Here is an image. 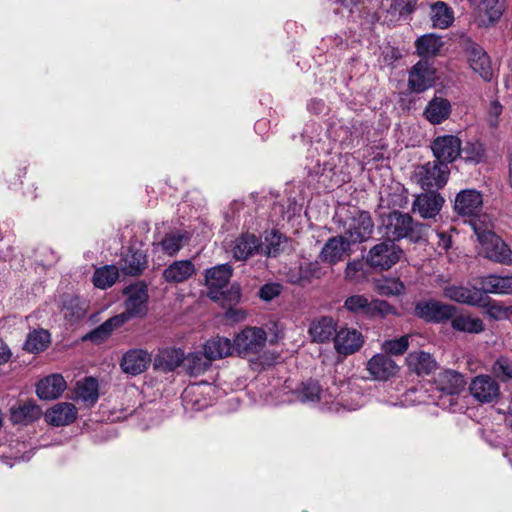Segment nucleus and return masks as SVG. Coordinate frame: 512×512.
Listing matches in <instances>:
<instances>
[{"label":"nucleus","mask_w":512,"mask_h":512,"mask_svg":"<svg viewBox=\"0 0 512 512\" xmlns=\"http://www.w3.org/2000/svg\"><path fill=\"white\" fill-rule=\"evenodd\" d=\"M128 296L125 301V311L113 316L102 323L99 327L87 335V339L95 343H100L107 339L117 328L135 317L145 315L147 311L148 290L143 283L130 285L124 291Z\"/></svg>","instance_id":"nucleus-1"},{"label":"nucleus","mask_w":512,"mask_h":512,"mask_svg":"<svg viewBox=\"0 0 512 512\" xmlns=\"http://www.w3.org/2000/svg\"><path fill=\"white\" fill-rule=\"evenodd\" d=\"M381 228L387 240L409 239L418 242L424 235L425 225L415 221L409 213L393 210L380 216Z\"/></svg>","instance_id":"nucleus-2"},{"label":"nucleus","mask_w":512,"mask_h":512,"mask_svg":"<svg viewBox=\"0 0 512 512\" xmlns=\"http://www.w3.org/2000/svg\"><path fill=\"white\" fill-rule=\"evenodd\" d=\"M479 242V254L504 265L512 264V250L493 231L482 228L476 219L470 221Z\"/></svg>","instance_id":"nucleus-3"},{"label":"nucleus","mask_w":512,"mask_h":512,"mask_svg":"<svg viewBox=\"0 0 512 512\" xmlns=\"http://www.w3.org/2000/svg\"><path fill=\"white\" fill-rule=\"evenodd\" d=\"M343 307L350 313L362 315L369 318L385 317L392 314L393 307L386 301L380 299L369 300L365 295H351L345 302Z\"/></svg>","instance_id":"nucleus-4"},{"label":"nucleus","mask_w":512,"mask_h":512,"mask_svg":"<svg viewBox=\"0 0 512 512\" xmlns=\"http://www.w3.org/2000/svg\"><path fill=\"white\" fill-rule=\"evenodd\" d=\"M344 236L351 244L369 240L374 231V222L369 212L354 210L344 221Z\"/></svg>","instance_id":"nucleus-5"},{"label":"nucleus","mask_w":512,"mask_h":512,"mask_svg":"<svg viewBox=\"0 0 512 512\" xmlns=\"http://www.w3.org/2000/svg\"><path fill=\"white\" fill-rule=\"evenodd\" d=\"M456 311L457 308L454 305L435 299H422L414 304V315L427 323H444L450 320Z\"/></svg>","instance_id":"nucleus-6"},{"label":"nucleus","mask_w":512,"mask_h":512,"mask_svg":"<svg viewBox=\"0 0 512 512\" xmlns=\"http://www.w3.org/2000/svg\"><path fill=\"white\" fill-rule=\"evenodd\" d=\"M403 251L391 240H385L374 245L366 257L367 264L375 270H388L394 266L402 255Z\"/></svg>","instance_id":"nucleus-7"},{"label":"nucleus","mask_w":512,"mask_h":512,"mask_svg":"<svg viewBox=\"0 0 512 512\" xmlns=\"http://www.w3.org/2000/svg\"><path fill=\"white\" fill-rule=\"evenodd\" d=\"M449 173L446 164L434 160L417 167L414 178L423 189H439L447 183Z\"/></svg>","instance_id":"nucleus-8"},{"label":"nucleus","mask_w":512,"mask_h":512,"mask_svg":"<svg viewBox=\"0 0 512 512\" xmlns=\"http://www.w3.org/2000/svg\"><path fill=\"white\" fill-rule=\"evenodd\" d=\"M267 334L259 327H246L234 338L235 352L245 357L251 354H258L265 347Z\"/></svg>","instance_id":"nucleus-9"},{"label":"nucleus","mask_w":512,"mask_h":512,"mask_svg":"<svg viewBox=\"0 0 512 512\" xmlns=\"http://www.w3.org/2000/svg\"><path fill=\"white\" fill-rule=\"evenodd\" d=\"M296 399L302 403H318L321 409L335 410L338 406L334 405L333 393L323 390L319 383L315 380L303 382L298 389L295 390Z\"/></svg>","instance_id":"nucleus-10"},{"label":"nucleus","mask_w":512,"mask_h":512,"mask_svg":"<svg viewBox=\"0 0 512 512\" xmlns=\"http://www.w3.org/2000/svg\"><path fill=\"white\" fill-rule=\"evenodd\" d=\"M233 273L230 264H220L205 271V285L208 287V296L215 301L226 298L223 289L227 286Z\"/></svg>","instance_id":"nucleus-11"},{"label":"nucleus","mask_w":512,"mask_h":512,"mask_svg":"<svg viewBox=\"0 0 512 512\" xmlns=\"http://www.w3.org/2000/svg\"><path fill=\"white\" fill-rule=\"evenodd\" d=\"M469 391L475 401L481 404H491L500 397V385L490 375L475 376L469 385Z\"/></svg>","instance_id":"nucleus-12"},{"label":"nucleus","mask_w":512,"mask_h":512,"mask_svg":"<svg viewBox=\"0 0 512 512\" xmlns=\"http://www.w3.org/2000/svg\"><path fill=\"white\" fill-rule=\"evenodd\" d=\"M435 388L445 396L459 395L466 385L464 375L452 369L439 371L433 379Z\"/></svg>","instance_id":"nucleus-13"},{"label":"nucleus","mask_w":512,"mask_h":512,"mask_svg":"<svg viewBox=\"0 0 512 512\" xmlns=\"http://www.w3.org/2000/svg\"><path fill=\"white\" fill-rule=\"evenodd\" d=\"M432 151L436 160L448 166L461 154V140L454 135L437 137L432 143Z\"/></svg>","instance_id":"nucleus-14"},{"label":"nucleus","mask_w":512,"mask_h":512,"mask_svg":"<svg viewBox=\"0 0 512 512\" xmlns=\"http://www.w3.org/2000/svg\"><path fill=\"white\" fill-rule=\"evenodd\" d=\"M444 198L435 191L417 195L412 203V211L423 219L435 218L444 205Z\"/></svg>","instance_id":"nucleus-15"},{"label":"nucleus","mask_w":512,"mask_h":512,"mask_svg":"<svg viewBox=\"0 0 512 512\" xmlns=\"http://www.w3.org/2000/svg\"><path fill=\"white\" fill-rule=\"evenodd\" d=\"M443 295L452 301L470 306H482L486 300V295H484L482 288H468L462 285H448L444 287Z\"/></svg>","instance_id":"nucleus-16"},{"label":"nucleus","mask_w":512,"mask_h":512,"mask_svg":"<svg viewBox=\"0 0 512 512\" xmlns=\"http://www.w3.org/2000/svg\"><path fill=\"white\" fill-rule=\"evenodd\" d=\"M471 69L484 81L489 82L493 78V69L490 58L484 49L476 43H470L465 50Z\"/></svg>","instance_id":"nucleus-17"},{"label":"nucleus","mask_w":512,"mask_h":512,"mask_svg":"<svg viewBox=\"0 0 512 512\" xmlns=\"http://www.w3.org/2000/svg\"><path fill=\"white\" fill-rule=\"evenodd\" d=\"M435 70L428 61H419L409 72L408 85L411 91L421 93L433 86Z\"/></svg>","instance_id":"nucleus-18"},{"label":"nucleus","mask_w":512,"mask_h":512,"mask_svg":"<svg viewBox=\"0 0 512 512\" xmlns=\"http://www.w3.org/2000/svg\"><path fill=\"white\" fill-rule=\"evenodd\" d=\"M151 361L152 356L147 350L135 348L123 354L120 367L124 373L136 376L146 371Z\"/></svg>","instance_id":"nucleus-19"},{"label":"nucleus","mask_w":512,"mask_h":512,"mask_svg":"<svg viewBox=\"0 0 512 512\" xmlns=\"http://www.w3.org/2000/svg\"><path fill=\"white\" fill-rule=\"evenodd\" d=\"M351 245L344 235L332 237L323 246L319 257L322 262L334 265L344 260L350 252Z\"/></svg>","instance_id":"nucleus-20"},{"label":"nucleus","mask_w":512,"mask_h":512,"mask_svg":"<svg viewBox=\"0 0 512 512\" xmlns=\"http://www.w3.org/2000/svg\"><path fill=\"white\" fill-rule=\"evenodd\" d=\"M482 204V195L474 189H467L457 194L454 207L459 215L474 217L480 212Z\"/></svg>","instance_id":"nucleus-21"},{"label":"nucleus","mask_w":512,"mask_h":512,"mask_svg":"<svg viewBox=\"0 0 512 512\" xmlns=\"http://www.w3.org/2000/svg\"><path fill=\"white\" fill-rule=\"evenodd\" d=\"M363 343V335L356 329L342 328L334 337L335 349L343 355L355 353L362 347Z\"/></svg>","instance_id":"nucleus-22"},{"label":"nucleus","mask_w":512,"mask_h":512,"mask_svg":"<svg viewBox=\"0 0 512 512\" xmlns=\"http://www.w3.org/2000/svg\"><path fill=\"white\" fill-rule=\"evenodd\" d=\"M367 370L375 380L385 381L397 374L398 366L386 354L377 353L367 362Z\"/></svg>","instance_id":"nucleus-23"},{"label":"nucleus","mask_w":512,"mask_h":512,"mask_svg":"<svg viewBox=\"0 0 512 512\" xmlns=\"http://www.w3.org/2000/svg\"><path fill=\"white\" fill-rule=\"evenodd\" d=\"M77 409L74 404L60 402L48 409L45 413V420L48 424L60 427L70 425L77 418Z\"/></svg>","instance_id":"nucleus-24"},{"label":"nucleus","mask_w":512,"mask_h":512,"mask_svg":"<svg viewBox=\"0 0 512 512\" xmlns=\"http://www.w3.org/2000/svg\"><path fill=\"white\" fill-rule=\"evenodd\" d=\"M87 309V302L76 295L65 294L61 297V313L70 324L84 319Z\"/></svg>","instance_id":"nucleus-25"},{"label":"nucleus","mask_w":512,"mask_h":512,"mask_svg":"<svg viewBox=\"0 0 512 512\" xmlns=\"http://www.w3.org/2000/svg\"><path fill=\"white\" fill-rule=\"evenodd\" d=\"M195 273L196 267L191 260H177L163 270L162 277L169 284H179L190 279Z\"/></svg>","instance_id":"nucleus-26"},{"label":"nucleus","mask_w":512,"mask_h":512,"mask_svg":"<svg viewBox=\"0 0 512 512\" xmlns=\"http://www.w3.org/2000/svg\"><path fill=\"white\" fill-rule=\"evenodd\" d=\"M261 248H263V245L256 235L243 233L235 239L232 253L236 260L243 261L260 253Z\"/></svg>","instance_id":"nucleus-27"},{"label":"nucleus","mask_w":512,"mask_h":512,"mask_svg":"<svg viewBox=\"0 0 512 512\" xmlns=\"http://www.w3.org/2000/svg\"><path fill=\"white\" fill-rule=\"evenodd\" d=\"M452 111L451 103L444 97L434 96L424 109L425 118L434 125L446 121Z\"/></svg>","instance_id":"nucleus-28"},{"label":"nucleus","mask_w":512,"mask_h":512,"mask_svg":"<svg viewBox=\"0 0 512 512\" xmlns=\"http://www.w3.org/2000/svg\"><path fill=\"white\" fill-rule=\"evenodd\" d=\"M147 255L134 248H129L121 258V270L124 274L138 276L147 268Z\"/></svg>","instance_id":"nucleus-29"},{"label":"nucleus","mask_w":512,"mask_h":512,"mask_svg":"<svg viewBox=\"0 0 512 512\" xmlns=\"http://www.w3.org/2000/svg\"><path fill=\"white\" fill-rule=\"evenodd\" d=\"M184 360V353L181 349L164 348L159 350L153 360L155 370L172 372L177 369Z\"/></svg>","instance_id":"nucleus-30"},{"label":"nucleus","mask_w":512,"mask_h":512,"mask_svg":"<svg viewBox=\"0 0 512 512\" xmlns=\"http://www.w3.org/2000/svg\"><path fill=\"white\" fill-rule=\"evenodd\" d=\"M66 389V381L60 374H52L41 379L36 387L39 398L52 400L58 398Z\"/></svg>","instance_id":"nucleus-31"},{"label":"nucleus","mask_w":512,"mask_h":512,"mask_svg":"<svg viewBox=\"0 0 512 512\" xmlns=\"http://www.w3.org/2000/svg\"><path fill=\"white\" fill-rule=\"evenodd\" d=\"M233 351H235L234 342L226 337H213L203 345L204 355L211 362L231 356Z\"/></svg>","instance_id":"nucleus-32"},{"label":"nucleus","mask_w":512,"mask_h":512,"mask_svg":"<svg viewBox=\"0 0 512 512\" xmlns=\"http://www.w3.org/2000/svg\"><path fill=\"white\" fill-rule=\"evenodd\" d=\"M98 398L99 391L96 379L86 377L76 383L74 400L83 403L86 407H92Z\"/></svg>","instance_id":"nucleus-33"},{"label":"nucleus","mask_w":512,"mask_h":512,"mask_svg":"<svg viewBox=\"0 0 512 512\" xmlns=\"http://www.w3.org/2000/svg\"><path fill=\"white\" fill-rule=\"evenodd\" d=\"M335 169L336 164L332 158L324 160L322 161V173L319 174V170H309V181L316 182L323 188H330L334 185H338L340 181L336 179Z\"/></svg>","instance_id":"nucleus-34"},{"label":"nucleus","mask_w":512,"mask_h":512,"mask_svg":"<svg viewBox=\"0 0 512 512\" xmlns=\"http://www.w3.org/2000/svg\"><path fill=\"white\" fill-rule=\"evenodd\" d=\"M484 293L512 294V276L488 275L481 279Z\"/></svg>","instance_id":"nucleus-35"},{"label":"nucleus","mask_w":512,"mask_h":512,"mask_svg":"<svg viewBox=\"0 0 512 512\" xmlns=\"http://www.w3.org/2000/svg\"><path fill=\"white\" fill-rule=\"evenodd\" d=\"M42 415L41 408L34 402H26L13 408L11 411V420L15 424L27 425L38 420Z\"/></svg>","instance_id":"nucleus-36"},{"label":"nucleus","mask_w":512,"mask_h":512,"mask_svg":"<svg viewBox=\"0 0 512 512\" xmlns=\"http://www.w3.org/2000/svg\"><path fill=\"white\" fill-rule=\"evenodd\" d=\"M407 363L418 375L429 374L436 367V362L429 353L415 351L408 355Z\"/></svg>","instance_id":"nucleus-37"},{"label":"nucleus","mask_w":512,"mask_h":512,"mask_svg":"<svg viewBox=\"0 0 512 512\" xmlns=\"http://www.w3.org/2000/svg\"><path fill=\"white\" fill-rule=\"evenodd\" d=\"M335 332L336 326L331 317H322L314 322L309 329L312 339L319 343L330 340L335 335Z\"/></svg>","instance_id":"nucleus-38"},{"label":"nucleus","mask_w":512,"mask_h":512,"mask_svg":"<svg viewBox=\"0 0 512 512\" xmlns=\"http://www.w3.org/2000/svg\"><path fill=\"white\" fill-rule=\"evenodd\" d=\"M451 327L459 332L478 334L484 331L485 326L480 318L469 315L456 314L451 318Z\"/></svg>","instance_id":"nucleus-39"},{"label":"nucleus","mask_w":512,"mask_h":512,"mask_svg":"<svg viewBox=\"0 0 512 512\" xmlns=\"http://www.w3.org/2000/svg\"><path fill=\"white\" fill-rule=\"evenodd\" d=\"M184 364L186 372L190 376H199L206 372L211 366V360L200 352L189 353L184 356L182 362Z\"/></svg>","instance_id":"nucleus-40"},{"label":"nucleus","mask_w":512,"mask_h":512,"mask_svg":"<svg viewBox=\"0 0 512 512\" xmlns=\"http://www.w3.org/2000/svg\"><path fill=\"white\" fill-rule=\"evenodd\" d=\"M119 277V269L115 265H105L94 271L92 282L96 288L107 289L111 287Z\"/></svg>","instance_id":"nucleus-41"},{"label":"nucleus","mask_w":512,"mask_h":512,"mask_svg":"<svg viewBox=\"0 0 512 512\" xmlns=\"http://www.w3.org/2000/svg\"><path fill=\"white\" fill-rule=\"evenodd\" d=\"M334 405L338 406L335 410H328L329 412L355 411L364 405V397L358 391H350L349 393H342L340 397L333 394Z\"/></svg>","instance_id":"nucleus-42"},{"label":"nucleus","mask_w":512,"mask_h":512,"mask_svg":"<svg viewBox=\"0 0 512 512\" xmlns=\"http://www.w3.org/2000/svg\"><path fill=\"white\" fill-rule=\"evenodd\" d=\"M443 42L440 36L427 34L419 37L416 41L417 52L422 57H432L439 53Z\"/></svg>","instance_id":"nucleus-43"},{"label":"nucleus","mask_w":512,"mask_h":512,"mask_svg":"<svg viewBox=\"0 0 512 512\" xmlns=\"http://www.w3.org/2000/svg\"><path fill=\"white\" fill-rule=\"evenodd\" d=\"M431 9L434 27L446 29L452 24L454 20L453 11L446 3L437 1L432 5Z\"/></svg>","instance_id":"nucleus-44"},{"label":"nucleus","mask_w":512,"mask_h":512,"mask_svg":"<svg viewBox=\"0 0 512 512\" xmlns=\"http://www.w3.org/2000/svg\"><path fill=\"white\" fill-rule=\"evenodd\" d=\"M50 342V335L46 330H35L28 334L24 349L30 353L43 351Z\"/></svg>","instance_id":"nucleus-45"},{"label":"nucleus","mask_w":512,"mask_h":512,"mask_svg":"<svg viewBox=\"0 0 512 512\" xmlns=\"http://www.w3.org/2000/svg\"><path fill=\"white\" fill-rule=\"evenodd\" d=\"M375 289L382 296H397L404 293L405 286L398 278H383L376 282Z\"/></svg>","instance_id":"nucleus-46"},{"label":"nucleus","mask_w":512,"mask_h":512,"mask_svg":"<svg viewBox=\"0 0 512 512\" xmlns=\"http://www.w3.org/2000/svg\"><path fill=\"white\" fill-rule=\"evenodd\" d=\"M282 243L283 237L279 232L275 230L266 232L264 242H261L263 248L260 249V253L275 257L280 252Z\"/></svg>","instance_id":"nucleus-47"},{"label":"nucleus","mask_w":512,"mask_h":512,"mask_svg":"<svg viewBox=\"0 0 512 512\" xmlns=\"http://www.w3.org/2000/svg\"><path fill=\"white\" fill-rule=\"evenodd\" d=\"M410 335H403L397 339L385 340L381 344V350L388 355H403L409 348Z\"/></svg>","instance_id":"nucleus-48"},{"label":"nucleus","mask_w":512,"mask_h":512,"mask_svg":"<svg viewBox=\"0 0 512 512\" xmlns=\"http://www.w3.org/2000/svg\"><path fill=\"white\" fill-rule=\"evenodd\" d=\"M184 239L183 233H169L161 240L160 246L167 255L174 256L182 248Z\"/></svg>","instance_id":"nucleus-49"},{"label":"nucleus","mask_w":512,"mask_h":512,"mask_svg":"<svg viewBox=\"0 0 512 512\" xmlns=\"http://www.w3.org/2000/svg\"><path fill=\"white\" fill-rule=\"evenodd\" d=\"M480 10L487 16L490 24L496 22L504 11L503 0H482Z\"/></svg>","instance_id":"nucleus-50"},{"label":"nucleus","mask_w":512,"mask_h":512,"mask_svg":"<svg viewBox=\"0 0 512 512\" xmlns=\"http://www.w3.org/2000/svg\"><path fill=\"white\" fill-rule=\"evenodd\" d=\"M492 372L502 381L512 380V359L507 356H499L492 365Z\"/></svg>","instance_id":"nucleus-51"},{"label":"nucleus","mask_w":512,"mask_h":512,"mask_svg":"<svg viewBox=\"0 0 512 512\" xmlns=\"http://www.w3.org/2000/svg\"><path fill=\"white\" fill-rule=\"evenodd\" d=\"M487 314L495 320L508 319L512 315V305L506 306L500 302H491L487 305Z\"/></svg>","instance_id":"nucleus-52"},{"label":"nucleus","mask_w":512,"mask_h":512,"mask_svg":"<svg viewBox=\"0 0 512 512\" xmlns=\"http://www.w3.org/2000/svg\"><path fill=\"white\" fill-rule=\"evenodd\" d=\"M461 152L464 153L467 161L475 163L480 162L484 156L483 145L478 141L466 143L464 148H461Z\"/></svg>","instance_id":"nucleus-53"},{"label":"nucleus","mask_w":512,"mask_h":512,"mask_svg":"<svg viewBox=\"0 0 512 512\" xmlns=\"http://www.w3.org/2000/svg\"><path fill=\"white\" fill-rule=\"evenodd\" d=\"M282 291V286L278 283L264 284L259 290V297L264 301H271L279 296Z\"/></svg>","instance_id":"nucleus-54"},{"label":"nucleus","mask_w":512,"mask_h":512,"mask_svg":"<svg viewBox=\"0 0 512 512\" xmlns=\"http://www.w3.org/2000/svg\"><path fill=\"white\" fill-rule=\"evenodd\" d=\"M335 140L340 144L349 146L353 144L354 136L351 128L346 125H341L334 130Z\"/></svg>","instance_id":"nucleus-55"},{"label":"nucleus","mask_w":512,"mask_h":512,"mask_svg":"<svg viewBox=\"0 0 512 512\" xmlns=\"http://www.w3.org/2000/svg\"><path fill=\"white\" fill-rule=\"evenodd\" d=\"M363 263L360 260L349 262L345 269V276L351 281H358L362 277Z\"/></svg>","instance_id":"nucleus-56"},{"label":"nucleus","mask_w":512,"mask_h":512,"mask_svg":"<svg viewBox=\"0 0 512 512\" xmlns=\"http://www.w3.org/2000/svg\"><path fill=\"white\" fill-rule=\"evenodd\" d=\"M435 237H436L435 244L437 246V249L439 250V253H441L442 251L447 252L452 245L451 236L444 231H436Z\"/></svg>","instance_id":"nucleus-57"},{"label":"nucleus","mask_w":512,"mask_h":512,"mask_svg":"<svg viewBox=\"0 0 512 512\" xmlns=\"http://www.w3.org/2000/svg\"><path fill=\"white\" fill-rule=\"evenodd\" d=\"M334 3L338 5L335 9V13L345 15V14H352L354 8L358 5L359 0H335Z\"/></svg>","instance_id":"nucleus-58"},{"label":"nucleus","mask_w":512,"mask_h":512,"mask_svg":"<svg viewBox=\"0 0 512 512\" xmlns=\"http://www.w3.org/2000/svg\"><path fill=\"white\" fill-rule=\"evenodd\" d=\"M200 388H201V384H192V385L188 386L184 390V393L182 395L183 401L186 403L191 402V403H193V405L195 406L196 409H201L203 407V405H201L197 399H195V400L192 399V396L195 395Z\"/></svg>","instance_id":"nucleus-59"},{"label":"nucleus","mask_w":512,"mask_h":512,"mask_svg":"<svg viewBox=\"0 0 512 512\" xmlns=\"http://www.w3.org/2000/svg\"><path fill=\"white\" fill-rule=\"evenodd\" d=\"M502 112V105L498 101H493L489 107L490 124L495 126L497 124V118Z\"/></svg>","instance_id":"nucleus-60"},{"label":"nucleus","mask_w":512,"mask_h":512,"mask_svg":"<svg viewBox=\"0 0 512 512\" xmlns=\"http://www.w3.org/2000/svg\"><path fill=\"white\" fill-rule=\"evenodd\" d=\"M225 316L227 319L232 321H241L245 317V313L238 309H229L226 311Z\"/></svg>","instance_id":"nucleus-61"},{"label":"nucleus","mask_w":512,"mask_h":512,"mask_svg":"<svg viewBox=\"0 0 512 512\" xmlns=\"http://www.w3.org/2000/svg\"><path fill=\"white\" fill-rule=\"evenodd\" d=\"M11 358V351L5 345H0V365L7 363Z\"/></svg>","instance_id":"nucleus-62"},{"label":"nucleus","mask_w":512,"mask_h":512,"mask_svg":"<svg viewBox=\"0 0 512 512\" xmlns=\"http://www.w3.org/2000/svg\"><path fill=\"white\" fill-rule=\"evenodd\" d=\"M228 295L230 301L238 302L241 298L240 287L238 285H232Z\"/></svg>","instance_id":"nucleus-63"},{"label":"nucleus","mask_w":512,"mask_h":512,"mask_svg":"<svg viewBox=\"0 0 512 512\" xmlns=\"http://www.w3.org/2000/svg\"><path fill=\"white\" fill-rule=\"evenodd\" d=\"M308 108L316 113H320L324 108V102L321 100H312L308 104Z\"/></svg>","instance_id":"nucleus-64"}]
</instances>
